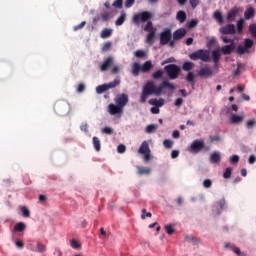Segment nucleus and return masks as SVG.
Instances as JSON below:
<instances>
[{"instance_id":"nucleus-1","label":"nucleus","mask_w":256,"mask_h":256,"mask_svg":"<svg viewBox=\"0 0 256 256\" xmlns=\"http://www.w3.org/2000/svg\"><path fill=\"white\" fill-rule=\"evenodd\" d=\"M151 19H153V14L149 11L139 12L132 18L134 25L146 23L143 30L149 32L146 36V43H148V45H153V43H155V35H157V28L153 27V22Z\"/></svg>"},{"instance_id":"nucleus-2","label":"nucleus","mask_w":256,"mask_h":256,"mask_svg":"<svg viewBox=\"0 0 256 256\" xmlns=\"http://www.w3.org/2000/svg\"><path fill=\"white\" fill-rule=\"evenodd\" d=\"M163 89H170V91H175V85L171 84L169 81H163L159 86H156L155 82L148 81L143 87L140 96V103H146L149 95H161L163 93Z\"/></svg>"},{"instance_id":"nucleus-3","label":"nucleus","mask_w":256,"mask_h":256,"mask_svg":"<svg viewBox=\"0 0 256 256\" xmlns=\"http://www.w3.org/2000/svg\"><path fill=\"white\" fill-rule=\"evenodd\" d=\"M54 111L56 115H59L60 117H65V115H69V112L71 111V106L69 105V102L65 100H57L54 104Z\"/></svg>"},{"instance_id":"nucleus-4","label":"nucleus","mask_w":256,"mask_h":256,"mask_svg":"<svg viewBox=\"0 0 256 256\" xmlns=\"http://www.w3.org/2000/svg\"><path fill=\"white\" fill-rule=\"evenodd\" d=\"M190 59L192 61H198V59H200L204 63H209L211 58H210L209 52L207 50L201 49V50H197V51L193 52L192 54H190Z\"/></svg>"},{"instance_id":"nucleus-5","label":"nucleus","mask_w":256,"mask_h":256,"mask_svg":"<svg viewBox=\"0 0 256 256\" xmlns=\"http://www.w3.org/2000/svg\"><path fill=\"white\" fill-rule=\"evenodd\" d=\"M169 79H177L179 77V73H181V68L177 66V64H169L164 67Z\"/></svg>"},{"instance_id":"nucleus-6","label":"nucleus","mask_w":256,"mask_h":256,"mask_svg":"<svg viewBox=\"0 0 256 256\" xmlns=\"http://www.w3.org/2000/svg\"><path fill=\"white\" fill-rule=\"evenodd\" d=\"M120 84H121V80L116 78L113 82L99 85L96 88V93H98V95H101V93H105V91H109V89H115V87H117V85H120Z\"/></svg>"},{"instance_id":"nucleus-7","label":"nucleus","mask_w":256,"mask_h":256,"mask_svg":"<svg viewBox=\"0 0 256 256\" xmlns=\"http://www.w3.org/2000/svg\"><path fill=\"white\" fill-rule=\"evenodd\" d=\"M140 155H144V161H151V148H149V143L143 141L138 149Z\"/></svg>"},{"instance_id":"nucleus-8","label":"nucleus","mask_w":256,"mask_h":256,"mask_svg":"<svg viewBox=\"0 0 256 256\" xmlns=\"http://www.w3.org/2000/svg\"><path fill=\"white\" fill-rule=\"evenodd\" d=\"M189 149L191 153H199L202 149L209 151L211 148L209 146L205 147V142L203 140H194Z\"/></svg>"},{"instance_id":"nucleus-9","label":"nucleus","mask_w":256,"mask_h":256,"mask_svg":"<svg viewBox=\"0 0 256 256\" xmlns=\"http://www.w3.org/2000/svg\"><path fill=\"white\" fill-rule=\"evenodd\" d=\"M171 37H173L171 29L166 28L160 33V45H167L171 41Z\"/></svg>"},{"instance_id":"nucleus-10","label":"nucleus","mask_w":256,"mask_h":256,"mask_svg":"<svg viewBox=\"0 0 256 256\" xmlns=\"http://www.w3.org/2000/svg\"><path fill=\"white\" fill-rule=\"evenodd\" d=\"M219 33H221V35H235V33H237V28L235 27V24H226L219 29Z\"/></svg>"},{"instance_id":"nucleus-11","label":"nucleus","mask_w":256,"mask_h":256,"mask_svg":"<svg viewBox=\"0 0 256 256\" xmlns=\"http://www.w3.org/2000/svg\"><path fill=\"white\" fill-rule=\"evenodd\" d=\"M115 103L122 109L129 103V96L127 94H120L115 98Z\"/></svg>"},{"instance_id":"nucleus-12","label":"nucleus","mask_w":256,"mask_h":256,"mask_svg":"<svg viewBox=\"0 0 256 256\" xmlns=\"http://www.w3.org/2000/svg\"><path fill=\"white\" fill-rule=\"evenodd\" d=\"M199 77H205L206 79H209L213 77V70L209 68V66H204L200 68L198 72Z\"/></svg>"},{"instance_id":"nucleus-13","label":"nucleus","mask_w":256,"mask_h":256,"mask_svg":"<svg viewBox=\"0 0 256 256\" xmlns=\"http://www.w3.org/2000/svg\"><path fill=\"white\" fill-rule=\"evenodd\" d=\"M108 111L110 115H119L123 113V108L121 106H118L117 104H109Z\"/></svg>"},{"instance_id":"nucleus-14","label":"nucleus","mask_w":256,"mask_h":256,"mask_svg":"<svg viewBox=\"0 0 256 256\" xmlns=\"http://www.w3.org/2000/svg\"><path fill=\"white\" fill-rule=\"evenodd\" d=\"M185 35H187V30H185V28H179L173 32V39L174 41H179L180 39H183Z\"/></svg>"},{"instance_id":"nucleus-15","label":"nucleus","mask_w":256,"mask_h":256,"mask_svg":"<svg viewBox=\"0 0 256 256\" xmlns=\"http://www.w3.org/2000/svg\"><path fill=\"white\" fill-rule=\"evenodd\" d=\"M237 15H239V8L233 7L232 9H230V11H228L226 19L227 21H235Z\"/></svg>"},{"instance_id":"nucleus-16","label":"nucleus","mask_w":256,"mask_h":256,"mask_svg":"<svg viewBox=\"0 0 256 256\" xmlns=\"http://www.w3.org/2000/svg\"><path fill=\"white\" fill-rule=\"evenodd\" d=\"M113 66V57L109 56L103 64L100 66L101 71H107L110 67Z\"/></svg>"},{"instance_id":"nucleus-17","label":"nucleus","mask_w":256,"mask_h":256,"mask_svg":"<svg viewBox=\"0 0 256 256\" xmlns=\"http://www.w3.org/2000/svg\"><path fill=\"white\" fill-rule=\"evenodd\" d=\"M243 119L244 117L243 116H239L237 114H233L231 117H230V123L232 125H241V123H243Z\"/></svg>"},{"instance_id":"nucleus-18","label":"nucleus","mask_w":256,"mask_h":256,"mask_svg":"<svg viewBox=\"0 0 256 256\" xmlns=\"http://www.w3.org/2000/svg\"><path fill=\"white\" fill-rule=\"evenodd\" d=\"M210 163L219 164L221 163V154L219 152H214L210 155Z\"/></svg>"},{"instance_id":"nucleus-19","label":"nucleus","mask_w":256,"mask_h":256,"mask_svg":"<svg viewBox=\"0 0 256 256\" xmlns=\"http://www.w3.org/2000/svg\"><path fill=\"white\" fill-rule=\"evenodd\" d=\"M221 51H222L223 55H231V53H233V51H235V45L230 44V45L223 46L221 48Z\"/></svg>"},{"instance_id":"nucleus-20","label":"nucleus","mask_w":256,"mask_h":256,"mask_svg":"<svg viewBox=\"0 0 256 256\" xmlns=\"http://www.w3.org/2000/svg\"><path fill=\"white\" fill-rule=\"evenodd\" d=\"M212 59L215 67H217L219 65V61H221V52H219V50L212 51Z\"/></svg>"},{"instance_id":"nucleus-21","label":"nucleus","mask_w":256,"mask_h":256,"mask_svg":"<svg viewBox=\"0 0 256 256\" xmlns=\"http://www.w3.org/2000/svg\"><path fill=\"white\" fill-rule=\"evenodd\" d=\"M176 19L180 23H185V21H187V13H185V11L183 10L178 11L176 15Z\"/></svg>"},{"instance_id":"nucleus-22","label":"nucleus","mask_w":256,"mask_h":256,"mask_svg":"<svg viewBox=\"0 0 256 256\" xmlns=\"http://www.w3.org/2000/svg\"><path fill=\"white\" fill-rule=\"evenodd\" d=\"M113 35V29H109V28H104L102 31H101V34H100V37L102 39H109V37Z\"/></svg>"},{"instance_id":"nucleus-23","label":"nucleus","mask_w":256,"mask_h":256,"mask_svg":"<svg viewBox=\"0 0 256 256\" xmlns=\"http://www.w3.org/2000/svg\"><path fill=\"white\" fill-rule=\"evenodd\" d=\"M149 105H154L155 107H163V105H165V100L163 99H150L148 101Z\"/></svg>"},{"instance_id":"nucleus-24","label":"nucleus","mask_w":256,"mask_h":256,"mask_svg":"<svg viewBox=\"0 0 256 256\" xmlns=\"http://www.w3.org/2000/svg\"><path fill=\"white\" fill-rule=\"evenodd\" d=\"M185 241L192 243V245H199V243H201L198 238L193 237L192 235H185Z\"/></svg>"},{"instance_id":"nucleus-25","label":"nucleus","mask_w":256,"mask_h":256,"mask_svg":"<svg viewBox=\"0 0 256 256\" xmlns=\"http://www.w3.org/2000/svg\"><path fill=\"white\" fill-rule=\"evenodd\" d=\"M150 69H153V63H151V61L148 60L142 65L141 71L142 73H149Z\"/></svg>"},{"instance_id":"nucleus-26","label":"nucleus","mask_w":256,"mask_h":256,"mask_svg":"<svg viewBox=\"0 0 256 256\" xmlns=\"http://www.w3.org/2000/svg\"><path fill=\"white\" fill-rule=\"evenodd\" d=\"M127 19V14L125 12H122L121 15L118 17V19L115 21V25L117 27H120V25H123Z\"/></svg>"},{"instance_id":"nucleus-27","label":"nucleus","mask_w":256,"mask_h":256,"mask_svg":"<svg viewBox=\"0 0 256 256\" xmlns=\"http://www.w3.org/2000/svg\"><path fill=\"white\" fill-rule=\"evenodd\" d=\"M93 141V146L95 148V151H101V140H99V138L97 136H94L92 138Z\"/></svg>"},{"instance_id":"nucleus-28","label":"nucleus","mask_w":256,"mask_h":256,"mask_svg":"<svg viewBox=\"0 0 256 256\" xmlns=\"http://www.w3.org/2000/svg\"><path fill=\"white\" fill-rule=\"evenodd\" d=\"M244 17L245 19H251L255 17V9H253L252 7L248 8L244 13Z\"/></svg>"},{"instance_id":"nucleus-29","label":"nucleus","mask_w":256,"mask_h":256,"mask_svg":"<svg viewBox=\"0 0 256 256\" xmlns=\"http://www.w3.org/2000/svg\"><path fill=\"white\" fill-rule=\"evenodd\" d=\"M236 27H237L236 29L237 33H243V27H245V20L243 18L238 20Z\"/></svg>"},{"instance_id":"nucleus-30","label":"nucleus","mask_w":256,"mask_h":256,"mask_svg":"<svg viewBox=\"0 0 256 256\" xmlns=\"http://www.w3.org/2000/svg\"><path fill=\"white\" fill-rule=\"evenodd\" d=\"M26 225L23 222H18L15 226H14V231H16L17 233H22V231L24 229H26Z\"/></svg>"},{"instance_id":"nucleus-31","label":"nucleus","mask_w":256,"mask_h":256,"mask_svg":"<svg viewBox=\"0 0 256 256\" xmlns=\"http://www.w3.org/2000/svg\"><path fill=\"white\" fill-rule=\"evenodd\" d=\"M187 83H191L192 87H195V74L189 72L186 76Z\"/></svg>"},{"instance_id":"nucleus-32","label":"nucleus","mask_w":256,"mask_h":256,"mask_svg":"<svg viewBox=\"0 0 256 256\" xmlns=\"http://www.w3.org/2000/svg\"><path fill=\"white\" fill-rule=\"evenodd\" d=\"M35 251L37 253H45V251H47V246L42 243H37V245L35 247Z\"/></svg>"},{"instance_id":"nucleus-33","label":"nucleus","mask_w":256,"mask_h":256,"mask_svg":"<svg viewBox=\"0 0 256 256\" xmlns=\"http://www.w3.org/2000/svg\"><path fill=\"white\" fill-rule=\"evenodd\" d=\"M195 67V64L193 62H184L182 69L183 71H191Z\"/></svg>"},{"instance_id":"nucleus-34","label":"nucleus","mask_w":256,"mask_h":256,"mask_svg":"<svg viewBox=\"0 0 256 256\" xmlns=\"http://www.w3.org/2000/svg\"><path fill=\"white\" fill-rule=\"evenodd\" d=\"M141 71V65L139 63H134L132 66V73L135 77L139 75V72Z\"/></svg>"},{"instance_id":"nucleus-35","label":"nucleus","mask_w":256,"mask_h":256,"mask_svg":"<svg viewBox=\"0 0 256 256\" xmlns=\"http://www.w3.org/2000/svg\"><path fill=\"white\" fill-rule=\"evenodd\" d=\"M22 216L25 218H29L31 217V211H29V208H27V206H22L20 208Z\"/></svg>"},{"instance_id":"nucleus-36","label":"nucleus","mask_w":256,"mask_h":256,"mask_svg":"<svg viewBox=\"0 0 256 256\" xmlns=\"http://www.w3.org/2000/svg\"><path fill=\"white\" fill-rule=\"evenodd\" d=\"M214 19H216L220 25H223V14H221L220 11L214 12Z\"/></svg>"},{"instance_id":"nucleus-37","label":"nucleus","mask_w":256,"mask_h":256,"mask_svg":"<svg viewBox=\"0 0 256 256\" xmlns=\"http://www.w3.org/2000/svg\"><path fill=\"white\" fill-rule=\"evenodd\" d=\"M149 173H151V170L149 168H145V167H138V175H149Z\"/></svg>"},{"instance_id":"nucleus-38","label":"nucleus","mask_w":256,"mask_h":256,"mask_svg":"<svg viewBox=\"0 0 256 256\" xmlns=\"http://www.w3.org/2000/svg\"><path fill=\"white\" fill-rule=\"evenodd\" d=\"M232 173H233V168H231V167L226 168V170L223 173V178L224 179H231Z\"/></svg>"},{"instance_id":"nucleus-39","label":"nucleus","mask_w":256,"mask_h":256,"mask_svg":"<svg viewBox=\"0 0 256 256\" xmlns=\"http://www.w3.org/2000/svg\"><path fill=\"white\" fill-rule=\"evenodd\" d=\"M111 47H113V43L111 42H106L104 43V45L102 46V53H107V51H109L111 49Z\"/></svg>"},{"instance_id":"nucleus-40","label":"nucleus","mask_w":256,"mask_h":256,"mask_svg":"<svg viewBox=\"0 0 256 256\" xmlns=\"http://www.w3.org/2000/svg\"><path fill=\"white\" fill-rule=\"evenodd\" d=\"M249 32L253 39H256V24H250L249 25Z\"/></svg>"},{"instance_id":"nucleus-41","label":"nucleus","mask_w":256,"mask_h":256,"mask_svg":"<svg viewBox=\"0 0 256 256\" xmlns=\"http://www.w3.org/2000/svg\"><path fill=\"white\" fill-rule=\"evenodd\" d=\"M244 47L249 51L253 47V40L246 38L244 41Z\"/></svg>"},{"instance_id":"nucleus-42","label":"nucleus","mask_w":256,"mask_h":256,"mask_svg":"<svg viewBox=\"0 0 256 256\" xmlns=\"http://www.w3.org/2000/svg\"><path fill=\"white\" fill-rule=\"evenodd\" d=\"M101 133H103L104 135H113L114 130L113 128L106 126L101 130Z\"/></svg>"},{"instance_id":"nucleus-43","label":"nucleus","mask_w":256,"mask_h":256,"mask_svg":"<svg viewBox=\"0 0 256 256\" xmlns=\"http://www.w3.org/2000/svg\"><path fill=\"white\" fill-rule=\"evenodd\" d=\"M157 131V125L150 124L146 127V133H155Z\"/></svg>"},{"instance_id":"nucleus-44","label":"nucleus","mask_w":256,"mask_h":256,"mask_svg":"<svg viewBox=\"0 0 256 256\" xmlns=\"http://www.w3.org/2000/svg\"><path fill=\"white\" fill-rule=\"evenodd\" d=\"M164 229L168 235H173L175 233V229L173 228V225H166Z\"/></svg>"},{"instance_id":"nucleus-45","label":"nucleus","mask_w":256,"mask_h":256,"mask_svg":"<svg viewBox=\"0 0 256 256\" xmlns=\"http://www.w3.org/2000/svg\"><path fill=\"white\" fill-rule=\"evenodd\" d=\"M163 70H157L156 72L153 73L152 77L153 79H161L163 77Z\"/></svg>"},{"instance_id":"nucleus-46","label":"nucleus","mask_w":256,"mask_h":256,"mask_svg":"<svg viewBox=\"0 0 256 256\" xmlns=\"http://www.w3.org/2000/svg\"><path fill=\"white\" fill-rule=\"evenodd\" d=\"M212 185H213V182L211 181V179H206L203 181V187H205V189L211 188Z\"/></svg>"},{"instance_id":"nucleus-47","label":"nucleus","mask_w":256,"mask_h":256,"mask_svg":"<svg viewBox=\"0 0 256 256\" xmlns=\"http://www.w3.org/2000/svg\"><path fill=\"white\" fill-rule=\"evenodd\" d=\"M196 25H199V21L197 19H192L189 23H188V28L189 29H193L195 28Z\"/></svg>"},{"instance_id":"nucleus-48","label":"nucleus","mask_w":256,"mask_h":256,"mask_svg":"<svg viewBox=\"0 0 256 256\" xmlns=\"http://www.w3.org/2000/svg\"><path fill=\"white\" fill-rule=\"evenodd\" d=\"M146 217H153V214L151 212H147V209H142V215L141 219H146Z\"/></svg>"},{"instance_id":"nucleus-49","label":"nucleus","mask_w":256,"mask_h":256,"mask_svg":"<svg viewBox=\"0 0 256 256\" xmlns=\"http://www.w3.org/2000/svg\"><path fill=\"white\" fill-rule=\"evenodd\" d=\"M163 145L166 149H171V147H173V141L166 139L164 140Z\"/></svg>"},{"instance_id":"nucleus-50","label":"nucleus","mask_w":256,"mask_h":256,"mask_svg":"<svg viewBox=\"0 0 256 256\" xmlns=\"http://www.w3.org/2000/svg\"><path fill=\"white\" fill-rule=\"evenodd\" d=\"M71 247L73 249H81V243H79V241H77V240H72Z\"/></svg>"},{"instance_id":"nucleus-51","label":"nucleus","mask_w":256,"mask_h":256,"mask_svg":"<svg viewBox=\"0 0 256 256\" xmlns=\"http://www.w3.org/2000/svg\"><path fill=\"white\" fill-rule=\"evenodd\" d=\"M230 163H232V165L239 163V155H232L230 157Z\"/></svg>"},{"instance_id":"nucleus-52","label":"nucleus","mask_w":256,"mask_h":256,"mask_svg":"<svg viewBox=\"0 0 256 256\" xmlns=\"http://www.w3.org/2000/svg\"><path fill=\"white\" fill-rule=\"evenodd\" d=\"M145 55H147V54L143 50H137L135 52V57H138L139 59H143V57H145Z\"/></svg>"},{"instance_id":"nucleus-53","label":"nucleus","mask_w":256,"mask_h":256,"mask_svg":"<svg viewBox=\"0 0 256 256\" xmlns=\"http://www.w3.org/2000/svg\"><path fill=\"white\" fill-rule=\"evenodd\" d=\"M113 7L117 9H121L123 7V0H116L113 2Z\"/></svg>"},{"instance_id":"nucleus-54","label":"nucleus","mask_w":256,"mask_h":256,"mask_svg":"<svg viewBox=\"0 0 256 256\" xmlns=\"http://www.w3.org/2000/svg\"><path fill=\"white\" fill-rule=\"evenodd\" d=\"M125 151H127V147L124 144L118 145V147H117L118 153H125Z\"/></svg>"},{"instance_id":"nucleus-55","label":"nucleus","mask_w":256,"mask_h":256,"mask_svg":"<svg viewBox=\"0 0 256 256\" xmlns=\"http://www.w3.org/2000/svg\"><path fill=\"white\" fill-rule=\"evenodd\" d=\"M211 143H215V141H223V138L219 135L210 136Z\"/></svg>"},{"instance_id":"nucleus-56","label":"nucleus","mask_w":256,"mask_h":256,"mask_svg":"<svg viewBox=\"0 0 256 256\" xmlns=\"http://www.w3.org/2000/svg\"><path fill=\"white\" fill-rule=\"evenodd\" d=\"M246 127L247 129H253L255 127V121L252 119V120H248L246 122Z\"/></svg>"},{"instance_id":"nucleus-57","label":"nucleus","mask_w":256,"mask_h":256,"mask_svg":"<svg viewBox=\"0 0 256 256\" xmlns=\"http://www.w3.org/2000/svg\"><path fill=\"white\" fill-rule=\"evenodd\" d=\"M85 25H87V22L82 21L80 24L74 26V31H79V29H83V27H85Z\"/></svg>"},{"instance_id":"nucleus-58","label":"nucleus","mask_w":256,"mask_h":256,"mask_svg":"<svg viewBox=\"0 0 256 256\" xmlns=\"http://www.w3.org/2000/svg\"><path fill=\"white\" fill-rule=\"evenodd\" d=\"M247 49L245 48V46H238L237 48V52L240 54V55H243L245 53H247Z\"/></svg>"},{"instance_id":"nucleus-59","label":"nucleus","mask_w":256,"mask_h":256,"mask_svg":"<svg viewBox=\"0 0 256 256\" xmlns=\"http://www.w3.org/2000/svg\"><path fill=\"white\" fill-rule=\"evenodd\" d=\"M133 5H135V0H126V1H125V7H126L127 9L133 7Z\"/></svg>"},{"instance_id":"nucleus-60","label":"nucleus","mask_w":256,"mask_h":256,"mask_svg":"<svg viewBox=\"0 0 256 256\" xmlns=\"http://www.w3.org/2000/svg\"><path fill=\"white\" fill-rule=\"evenodd\" d=\"M15 245L18 249H23V247H25V243L22 240H17Z\"/></svg>"},{"instance_id":"nucleus-61","label":"nucleus","mask_w":256,"mask_h":256,"mask_svg":"<svg viewBox=\"0 0 256 256\" xmlns=\"http://www.w3.org/2000/svg\"><path fill=\"white\" fill-rule=\"evenodd\" d=\"M85 91V84L80 83L77 87V93H83Z\"/></svg>"},{"instance_id":"nucleus-62","label":"nucleus","mask_w":256,"mask_h":256,"mask_svg":"<svg viewBox=\"0 0 256 256\" xmlns=\"http://www.w3.org/2000/svg\"><path fill=\"white\" fill-rule=\"evenodd\" d=\"M192 9H195L199 5V0H189Z\"/></svg>"},{"instance_id":"nucleus-63","label":"nucleus","mask_w":256,"mask_h":256,"mask_svg":"<svg viewBox=\"0 0 256 256\" xmlns=\"http://www.w3.org/2000/svg\"><path fill=\"white\" fill-rule=\"evenodd\" d=\"M174 105H175L176 107H181V106L183 105V98H177V99L175 100Z\"/></svg>"},{"instance_id":"nucleus-64","label":"nucleus","mask_w":256,"mask_h":256,"mask_svg":"<svg viewBox=\"0 0 256 256\" xmlns=\"http://www.w3.org/2000/svg\"><path fill=\"white\" fill-rule=\"evenodd\" d=\"M101 18H102V21H109V18H110L109 13H103L101 15Z\"/></svg>"}]
</instances>
